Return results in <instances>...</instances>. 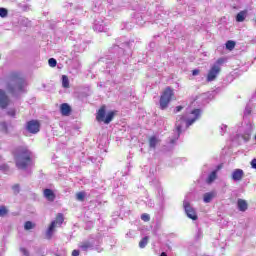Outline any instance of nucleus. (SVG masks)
<instances>
[{"label":"nucleus","mask_w":256,"mask_h":256,"mask_svg":"<svg viewBox=\"0 0 256 256\" xmlns=\"http://www.w3.org/2000/svg\"><path fill=\"white\" fill-rule=\"evenodd\" d=\"M32 157L33 153L29 149L23 148L16 156V167L24 171L27 167L31 166V163H33Z\"/></svg>","instance_id":"nucleus-4"},{"label":"nucleus","mask_w":256,"mask_h":256,"mask_svg":"<svg viewBox=\"0 0 256 256\" xmlns=\"http://www.w3.org/2000/svg\"><path fill=\"white\" fill-rule=\"evenodd\" d=\"M216 195H217V193H215V192H207V193H205L204 197H203L204 203H211V201H213V199H215Z\"/></svg>","instance_id":"nucleus-18"},{"label":"nucleus","mask_w":256,"mask_h":256,"mask_svg":"<svg viewBox=\"0 0 256 256\" xmlns=\"http://www.w3.org/2000/svg\"><path fill=\"white\" fill-rule=\"evenodd\" d=\"M131 42H124L121 44H113L109 50V55L106 58H101L102 63H106V69L111 71L115 70L117 65H127L129 63V58L131 57Z\"/></svg>","instance_id":"nucleus-1"},{"label":"nucleus","mask_w":256,"mask_h":256,"mask_svg":"<svg viewBox=\"0 0 256 256\" xmlns=\"http://www.w3.org/2000/svg\"><path fill=\"white\" fill-rule=\"evenodd\" d=\"M7 15H9V11L6 8H0V17H2V19H5Z\"/></svg>","instance_id":"nucleus-31"},{"label":"nucleus","mask_w":256,"mask_h":256,"mask_svg":"<svg viewBox=\"0 0 256 256\" xmlns=\"http://www.w3.org/2000/svg\"><path fill=\"white\" fill-rule=\"evenodd\" d=\"M40 127L41 126L37 120H30L26 123V131H28V133H32V135H36Z\"/></svg>","instance_id":"nucleus-9"},{"label":"nucleus","mask_w":256,"mask_h":256,"mask_svg":"<svg viewBox=\"0 0 256 256\" xmlns=\"http://www.w3.org/2000/svg\"><path fill=\"white\" fill-rule=\"evenodd\" d=\"M13 189H19V185H15Z\"/></svg>","instance_id":"nucleus-48"},{"label":"nucleus","mask_w":256,"mask_h":256,"mask_svg":"<svg viewBox=\"0 0 256 256\" xmlns=\"http://www.w3.org/2000/svg\"><path fill=\"white\" fill-rule=\"evenodd\" d=\"M0 171H3L4 173H7V171H9V166L7 164H1L0 165Z\"/></svg>","instance_id":"nucleus-34"},{"label":"nucleus","mask_w":256,"mask_h":256,"mask_svg":"<svg viewBox=\"0 0 256 256\" xmlns=\"http://www.w3.org/2000/svg\"><path fill=\"white\" fill-rule=\"evenodd\" d=\"M85 197H87V193H85L83 191L76 193V200L77 201L83 202V201H85Z\"/></svg>","instance_id":"nucleus-24"},{"label":"nucleus","mask_w":256,"mask_h":256,"mask_svg":"<svg viewBox=\"0 0 256 256\" xmlns=\"http://www.w3.org/2000/svg\"><path fill=\"white\" fill-rule=\"evenodd\" d=\"M157 199L159 200V203H163V201L165 200L163 196V189L161 188H159L157 191Z\"/></svg>","instance_id":"nucleus-28"},{"label":"nucleus","mask_w":256,"mask_h":256,"mask_svg":"<svg viewBox=\"0 0 256 256\" xmlns=\"http://www.w3.org/2000/svg\"><path fill=\"white\" fill-rule=\"evenodd\" d=\"M180 111H183V106H177V107L174 109V113H179Z\"/></svg>","instance_id":"nucleus-42"},{"label":"nucleus","mask_w":256,"mask_h":256,"mask_svg":"<svg viewBox=\"0 0 256 256\" xmlns=\"http://www.w3.org/2000/svg\"><path fill=\"white\" fill-rule=\"evenodd\" d=\"M237 207L242 213H245L249 209V204H247L246 200L239 198L237 200Z\"/></svg>","instance_id":"nucleus-15"},{"label":"nucleus","mask_w":256,"mask_h":256,"mask_svg":"<svg viewBox=\"0 0 256 256\" xmlns=\"http://www.w3.org/2000/svg\"><path fill=\"white\" fill-rule=\"evenodd\" d=\"M63 221H64L63 214H58L56 219L51 222L46 232L47 239H51V237H53V231H55V228L57 227V225H63Z\"/></svg>","instance_id":"nucleus-7"},{"label":"nucleus","mask_w":256,"mask_h":256,"mask_svg":"<svg viewBox=\"0 0 256 256\" xmlns=\"http://www.w3.org/2000/svg\"><path fill=\"white\" fill-rule=\"evenodd\" d=\"M94 31H97L98 33H103V31H107V28L105 27V23L103 21L96 20L94 22L93 26Z\"/></svg>","instance_id":"nucleus-14"},{"label":"nucleus","mask_w":256,"mask_h":256,"mask_svg":"<svg viewBox=\"0 0 256 256\" xmlns=\"http://www.w3.org/2000/svg\"><path fill=\"white\" fill-rule=\"evenodd\" d=\"M141 219H142V221H150L151 216H149V214H142Z\"/></svg>","instance_id":"nucleus-38"},{"label":"nucleus","mask_w":256,"mask_h":256,"mask_svg":"<svg viewBox=\"0 0 256 256\" xmlns=\"http://www.w3.org/2000/svg\"><path fill=\"white\" fill-rule=\"evenodd\" d=\"M250 165H251L252 169L256 170V158L252 159V161L250 162Z\"/></svg>","instance_id":"nucleus-41"},{"label":"nucleus","mask_w":256,"mask_h":256,"mask_svg":"<svg viewBox=\"0 0 256 256\" xmlns=\"http://www.w3.org/2000/svg\"><path fill=\"white\" fill-rule=\"evenodd\" d=\"M56 256H59V255H56Z\"/></svg>","instance_id":"nucleus-51"},{"label":"nucleus","mask_w":256,"mask_h":256,"mask_svg":"<svg viewBox=\"0 0 256 256\" xmlns=\"http://www.w3.org/2000/svg\"><path fill=\"white\" fill-rule=\"evenodd\" d=\"M36 253L38 256H45V250L43 248H37Z\"/></svg>","instance_id":"nucleus-36"},{"label":"nucleus","mask_w":256,"mask_h":256,"mask_svg":"<svg viewBox=\"0 0 256 256\" xmlns=\"http://www.w3.org/2000/svg\"><path fill=\"white\" fill-rule=\"evenodd\" d=\"M106 115V116H105ZM115 117V112H106L105 106H102L96 115V120L98 123H105V125H109L113 121V118Z\"/></svg>","instance_id":"nucleus-5"},{"label":"nucleus","mask_w":256,"mask_h":256,"mask_svg":"<svg viewBox=\"0 0 256 256\" xmlns=\"http://www.w3.org/2000/svg\"><path fill=\"white\" fill-rule=\"evenodd\" d=\"M251 111H253V105L248 103L244 110V116L247 117V115H251Z\"/></svg>","instance_id":"nucleus-27"},{"label":"nucleus","mask_w":256,"mask_h":256,"mask_svg":"<svg viewBox=\"0 0 256 256\" xmlns=\"http://www.w3.org/2000/svg\"><path fill=\"white\" fill-rule=\"evenodd\" d=\"M223 63H225V59H224V58H219V59L216 61V64H214V65H218V67H219V65H223Z\"/></svg>","instance_id":"nucleus-40"},{"label":"nucleus","mask_w":256,"mask_h":256,"mask_svg":"<svg viewBox=\"0 0 256 256\" xmlns=\"http://www.w3.org/2000/svg\"><path fill=\"white\" fill-rule=\"evenodd\" d=\"M251 133H253V125L251 123L246 124L242 139L247 143L251 139Z\"/></svg>","instance_id":"nucleus-12"},{"label":"nucleus","mask_w":256,"mask_h":256,"mask_svg":"<svg viewBox=\"0 0 256 256\" xmlns=\"http://www.w3.org/2000/svg\"><path fill=\"white\" fill-rule=\"evenodd\" d=\"M80 249H82V251H89V249H93V244L91 242H83L80 245Z\"/></svg>","instance_id":"nucleus-23"},{"label":"nucleus","mask_w":256,"mask_h":256,"mask_svg":"<svg viewBox=\"0 0 256 256\" xmlns=\"http://www.w3.org/2000/svg\"><path fill=\"white\" fill-rule=\"evenodd\" d=\"M235 45H236L235 41L228 40L226 42V49H228V51H233L235 49Z\"/></svg>","instance_id":"nucleus-25"},{"label":"nucleus","mask_w":256,"mask_h":256,"mask_svg":"<svg viewBox=\"0 0 256 256\" xmlns=\"http://www.w3.org/2000/svg\"><path fill=\"white\" fill-rule=\"evenodd\" d=\"M2 125L5 127V129H7V124L5 122H3Z\"/></svg>","instance_id":"nucleus-47"},{"label":"nucleus","mask_w":256,"mask_h":256,"mask_svg":"<svg viewBox=\"0 0 256 256\" xmlns=\"http://www.w3.org/2000/svg\"><path fill=\"white\" fill-rule=\"evenodd\" d=\"M60 111H61L62 115L67 117V115H70V113H71V106H69V104H67V103H63L60 106Z\"/></svg>","instance_id":"nucleus-17"},{"label":"nucleus","mask_w":256,"mask_h":256,"mask_svg":"<svg viewBox=\"0 0 256 256\" xmlns=\"http://www.w3.org/2000/svg\"><path fill=\"white\" fill-rule=\"evenodd\" d=\"M72 256H79V250H73Z\"/></svg>","instance_id":"nucleus-45"},{"label":"nucleus","mask_w":256,"mask_h":256,"mask_svg":"<svg viewBox=\"0 0 256 256\" xmlns=\"http://www.w3.org/2000/svg\"><path fill=\"white\" fill-rule=\"evenodd\" d=\"M203 237V232L201 230H198L196 239H201Z\"/></svg>","instance_id":"nucleus-43"},{"label":"nucleus","mask_w":256,"mask_h":256,"mask_svg":"<svg viewBox=\"0 0 256 256\" xmlns=\"http://www.w3.org/2000/svg\"><path fill=\"white\" fill-rule=\"evenodd\" d=\"M7 90L14 97H17L18 93H25V80L19 77V73L12 72L9 75Z\"/></svg>","instance_id":"nucleus-3"},{"label":"nucleus","mask_w":256,"mask_h":256,"mask_svg":"<svg viewBox=\"0 0 256 256\" xmlns=\"http://www.w3.org/2000/svg\"><path fill=\"white\" fill-rule=\"evenodd\" d=\"M7 115H9L10 117H15V115H16L15 109L8 110Z\"/></svg>","instance_id":"nucleus-39"},{"label":"nucleus","mask_w":256,"mask_h":256,"mask_svg":"<svg viewBox=\"0 0 256 256\" xmlns=\"http://www.w3.org/2000/svg\"><path fill=\"white\" fill-rule=\"evenodd\" d=\"M33 227H35V224H33V222H31V221H27L24 224L25 231H29V230L33 229Z\"/></svg>","instance_id":"nucleus-29"},{"label":"nucleus","mask_w":256,"mask_h":256,"mask_svg":"<svg viewBox=\"0 0 256 256\" xmlns=\"http://www.w3.org/2000/svg\"><path fill=\"white\" fill-rule=\"evenodd\" d=\"M243 177H245V172L243 171V169H235L232 172L231 178L235 182L241 181L243 179Z\"/></svg>","instance_id":"nucleus-13"},{"label":"nucleus","mask_w":256,"mask_h":256,"mask_svg":"<svg viewBox=\"0 0 256 256\" xmlns=\"http://www.w3.org/2000/svg\"><path fill=\"white\" fill-rule=\"evenodd\" d=\"M171 97H173V89H171V87H167L160 97V109L165 110L169 107Z\"/></svg>","instance_id":"nucleus-6"},{"label":"nucleus","mask_w":256,"mask_h":256,"mask_svg":"<svg viewBox=\"0 0 256 256\" xmlns=\"http://www.w3.org/2000/svg\"><path fill=\"white\" fill-rule=\"evenodd\" d=\"M216 179H217V170H214V171H212V172L209 174V176H208L206 182H207L208 184H211V183H213V181H215Z\"/></svg>","instance_id":"nucleus-21"},{"label":"nucleus","mask_w":256,"mask_h":256,"mask_svg":"<svg viewBox=\"0 0 256 256\" xmlns=\"http://www.w3.org/2000/svg\"><path fill=\"white\" fill-rule=\"evenodd\" d=\"M98 163H101V158H98Z\"/></svg>","instance_id":"nucleus-50"},{"label":"nucleus","mask_w":256,"mask_h":256,"mask_svg":"<svg viewBox=\"0 0 256 256\" xmlns=\"http://www.w3.org/2000/svg\"><path fill=\"white\" fill-rule=\"evenodd\" d=\"M24 11H27V6H24Z\"/></svg>","instance_id":"nucleus-49"},{"label":"nucleus","mask_w":256,"mask_h":256,"mask_svg":"<svg viewBox=\"0 0 256 256\" xmlns=\"http://www.w3.org/2000/svg\"><path fill=\"white\" fill-rule=\"evenodd\" d=\"M44 197L47 199V201H55V192L49 188H46L44 190Z\"/></svg>","instance_id":"nucleus-16"},{"label":"nucleus","mask_w":256,"mask_h":256,"mask_svg":"<svg viewBox=\"0 0 256 256\" xmlns=\"http://www.w3.org/2000/svg\"><path fill=\"white\" fill-rule=\"evenodd\" d=\"M183 207L187 217L189 219H192V221H197L198 219L197 211L195 210V208H193V206H191V203H189V201L187 200H184Z\"/></svg>","instance_id":"nucleus-8"},{"label":"nucleus","mask_w":256,"mask_h":256,"mask_svg":"<svg viewBox=\"0 0 256 256\" xmlns=\"http://www.w3.org/2000/svg\"><path fill=\"white\" fill-rule=\"evenodd\" d=\"M199 73H200L199 69H194V70L192 71L193 77H197V75H199Z\"/></svg>","instance_id":"nucleus-44"},{"label":"nucleus","mask_w":256,"mask_h":256,"mask_svg":"<svg viewBox=\"0 0 256 256\" xmlns=\"http://www.w3.org/2000/svg\"><path fill=\"white\" fill-rule=\"evenodd\" d=\"M92 163H97V158H91Z\"/></svg>","instance_id":"nucleus-46"},{"label":"nucleus","mask_w":256,"mask_h":256,"mask_svg":"<svg viewBox=\"0 0 256 256\" xmlns=\"http://www.w3.org/2000/svg\"><path fill=\"white\" fill-rule=\"evenodd\" d=\"M201 113H202L201 109L192 110L191 115H193V118H188L186 122H185V116H178L176 118L175 127H176L177 134L173 139H170V145H174L177 139L181 137V133H183V125H186V127H191V125H193V123H195V121H197V119L201 117Z\"/></svg>","instance_id":"nucleus-2"},{"label":"nucleus","mask_w":256,"mask_h":256,"mask_svg":"<svg viewBox=\"0 0 256 256\" xmlns=\"http://www.w3.org/2000/svg\"><path fill=\"white\" fill-rule=\"evenodd\" d=\"M148 243H149V236H145L139 242L140 249H145V247H147Z\"/></svg>","instance_id":"nucleus-22"},{"label":"nucleus","mask_w":256,"mask_h":256,"mask_svg":"<svg viewBox=\"0 0 256 256\" xmlns=\"http://www.w3.org/2000/svg\"><path fill=\"white\" fill-rule=\"evenodd\" d=\"M246 18H247V10L240 11V12L236 15V21H237V23H243V21H245Z\"/></svg>","instance_id":"nucleus-19"},{"label":"nucleus","mask_w":256,"mask_h":256,"mask_svg":"<svg viewBox=\"0 0 256 256\" xmlns=\"http://www.w3.org/2000/svg\"><path fill=\"white\" fill-rule=\"evenodd\" d=\"M49 67H57V60L55 58H50L48 60Z\"/></svg>","instance_id":"nucleus-32"},{"label":"nucleus","mask_w":256,"mask_h":256,"mask_svg":"<svg viewBox=\"0 0 256 256\" xmlns=\"http://www.w3.org/2000/svg\"><path fill=\"white\" fill-rule=\"evenodd\" d=\"M157 143H159V139L157 137L152 136L149 139V147L150 149H155L157 147Z\"/></svg>","instance_id":"nucleus-20"},{"label":"nucleus","mask_w":256,"mask_h":256,"mask_svg":"<svg viewBox=\"0 0 256 256\" xmlns=\"http://www.w3.org/2000/svg\"><path fill=\"white\" fill-rule=\"evenodd\" d=\"M77 23H79V21H77V19H72V20L66 21V25H76Z\"/></svg>","instance_id":"nucleus-37"},{"label":"nucleus","mask_w":256,"mask_h":256,"mask_svg":"<svg viewBox=\"0 0 256 256\" xmlns=\"http://www.w3.org/2000/svg\"><path fill=\"white\" fill-rule=\"evenodd\" d=\"M9 96L5 93V90L0 89V108L7 109L9 107Z\"/></svg>","instance_id":"nucleus-11"},{"label":"nucleus","mask_w":256,"mask_h":256,"mask_svg":"<svg viewBox=\"0 0 256 256\" xmlns=\"http://www.w3.org/2000/svg\"><path fill=\"white\" fill-rule=\"evenodd\" d=\"M9 213V210H7V207L0 205V217H5Z\"/></svg>","instance_id":"nucleus-30"},{"label":"nucleus","mask_w":256,"mask_h":256,"mask_svg":"<svg viewBox=\"0 0 256 256\" xmlns=\"http://www.w3.org/2000/svg\"><path fill=\"white\" fill-rule=\"evenodd\" d=\"M62 87H64V89H69V77L66 75L62 76Z\"/></svg>","instance_id":"nucleus-26"},{"label":"nucleus","mask_w":256,"mask_h":256,"mask_svg":"<svg viewBox=\"0 0 256 256\" xmlns=\"http://www.w3.org/2000/svg\"><path fill=\"white\" fill-rule=\"evenodd\" d=\"M225 131H227V125L222 124V125L220 126V134H221V135H225Z\"/></svg>","instance_id":"nucleus-35"},{"label":"nucleus","mask_w":256,"mask_h":256,"mask_svg":"<svg viewBox=\"0 0 256 256\" xmlns=\"http://www.w3.org/2000/svg\"><path fill=\"white\" fill-rule=\"evenodd\" d=\"M20 252L23 256H31V252H29V250H27L26 248L21 247Z\"/></svg>","instance_id":"nucleus-33"},{"label":"nucleus","mask_w":256,"mask_h":256,"mask_svg":"<svg viewBox=\"0 0 256 256\" xmlns=\"http://www.w3.org/2000/svg\"><path fill=\"white\" fill-rule=\"evenodd\" d=\"M221 72V67L219 65H213L208 72L207 81H215L217 79V75Z\"/></svg>","instance_id":"nucleus-10"}]
</instances>
